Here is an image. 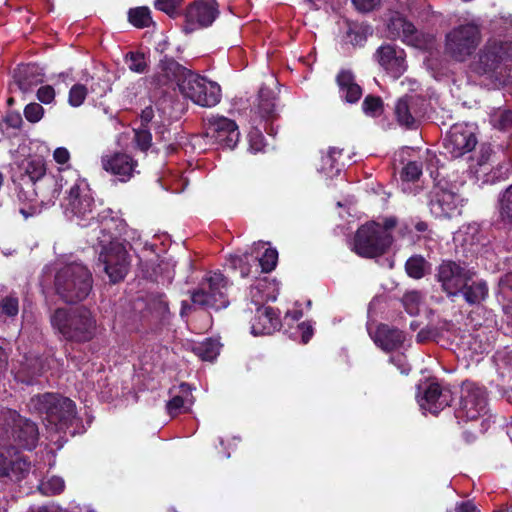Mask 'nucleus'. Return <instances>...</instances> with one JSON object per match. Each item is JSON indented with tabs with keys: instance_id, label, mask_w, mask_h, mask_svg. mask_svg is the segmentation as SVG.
I'll use <instances>...</instances> for the list:
<instances>
[{
	"instance_id": "obj_44",
	"label": "nucleus",
	"mask_w": 512,
	"mask_h": 512,
	"mask_svg": "<svg viewBox=\"0 0 512 512\" xmlns=\"http://www.w3.org/2000/svg\"><path fill=\"white\" fill-rule=\"evenodd\" d=\"M65 482L59 476H52L46 480H42L38 486L39 491L46 496L56 495L63 492Z\"/></svg>"
},
{
	"instance_id": "obj_37",
	"label": "nucleus",
	"mask_w": 512,
	"mask_h": 512,
	"mask_svg": "<svg viewBox=\"0 0 512 512\" xmlns=\"http://www.w3.org/2000/svg\"><path fill=\"white\" fill-rule=\"evenodd\" d=\"M342 150L336 147H330L327 154L321 159L320 171L329 177L337 175L341 168L338 165V157Z\"/></svg>"
},
{
	"instance_id": "obj_2",
	"label": "nucleus",
	"mask_w": 512,
	"mask_h": 512,
	"mask_svg": "<svg viewBox=\"0 0 512 512\" xmlns=\"http://www.w3.org/2000/svg\"><path fill=\"white\" fill-rule=\"evenodd\" d=\"M43 185L53 187L48 202L54 203L61 190L66 189V196L62 202L65 215L75 220L78 225L85 227L94 221L96 208L92 191L85 179L80 178L76 170L66 168L59 170L56 177H47Z\"/></svg>"
},
{
	"instance_id": "obj_42",
	"label": "nucleus",
	"mask_w": 512,
	"mask_h": 512,
	"mask_svg": "<svg viewBox=\"0 0 512 512\" xmlns=\"http://www.w3.org/2000/svg\"><path fill=\"white\" fill-rule=\"evenodd\" d=\"M128 19L137 28L149 27L152 23L151 11L146 6L131 8L128 12Z\"/></svg>"
},
{
	"instance_id": "obj_46",
	"label": "nucleus",
	"mask_w": 512,
	"mask_h": 512,
	"mask_svg": "<svg viewBox=\"0 0 512 512\" xmlns=\"http://www.w3.org/2000/svg\"><path fill=\"white\" fill-rule=\"evenodd\" d=\"M423 296L419 291H408L403 295L402 303L406 312L412 316L417 315L420 310Z\"/></svg>"
},
{
	"instance_id": "obj_8",
	"label": "nucleus",
	"mask_w": 512,
	"mask_h": 512,
	"mask_svg": "<svg viewBox=\"0 0 512 512\" xmlns=\"http://www.w3.org/2000/svg\"><path fill=\"white\" fill-rule=\"evenodd\" d=\"M474 276L473 269L450 262V296L461 294L469 304L483 301L488 292L486 282L475 280Z\"/></svg>"
},
{
	"instance_id": "obj_22",
	"label": "nucleus",
	"mask_w": 512,
	"mask_h": 512,
	"mask_svg": "<svg viewBox=\"0 0 512 512\" xmlns=\"http://www.w3.org/2000/svg\"><path fill=\"white\" fill-rule=\"evenodd\" d=\"M477 143L472 125L456 124L450 127V154L459 157L472 151Z\"/></svg>"
},
{
	"instance_id": "obj_58",
	"label": "nucleus",
	"mask_w": 512,
	"mask_h": 512,
	"mask_svg": "<svg viewBox=\"0 0 512 512\" xmlns=\"http://www.w3.org/2000/svg\"><path fill=\"white\" fill-rule=\"evenodd\" d=\"M180 3L181 0H156L155 7L168 15H172Z\"/></svg>"
},
{
	"instance_id": "obj_27",
	"label": "nucleus",
	"mask_w": 512,
	"mask_h": 512,
	"mask_svg": "<svg viewBox=\"0 0 512 512\" xmlns=\"http://www.w3.org/2000/svg\"><path fill=\"white\" fill-rule=\"evenodd\" d=\"M507 50L506 44L497 40H490L481 52L480 62L486 70H494L500 62L508 58Z\"/></svg>"
},
{
	"instance_id": "obj_24",
	"label": "nucleus",
	"mask_w": 512,
	"mask_h": 512,
	"mask_svg": "<svg viewBox=\"0 0 512 512\" xmlns=\"http://www.w3.org/2000/svg\"><path fill=\"white\" fill-rule=\"evenodd\" d=\"M480 238V231L477 224L462 226L453 236L456 252L459 253V248H461L466 257H468L469 254L473 256L477 252Z\"/></svg>"
},
{
	"instance_id": "obj_40",
	"label": "nucleus",
	"mask_w": 512,
	"mask_h": 512,
	"mask_svg": "<svg viewBox=\"0 0 512 512\" xmlns=\"http://www.w3.org/2000/svg\"><path fill=\"white\" fill-rule=\"evenodd\" d=\"M500 221L512 228V184L503 192L499 205Z\"/></svg>"
},
{
	"instance_id": "obj_10",
	"label": "nucleus",
	"mask_w": 512,
	"mask_h": 512,
	"mask_svg": "<svg viewBox=\"0 0 512 512\" xmlns=\"http://www.w3.org/2000/svg\"><path fill=\"white\" fill-rule=\"evenodd\" d=\"M228 281L219 272L209 273L192 292L191 300L194 305L202 308L220 310L229 305L227 297Z\"/></svg>"
},
{
	"instance_id": "obj_18",
	"label": "nucleus",
	"mask_w": 512,
	"mask_h": 512,
	"mask_svg": "<svg viewBox=\"0 0 512 512\" xmlns=\"http://www.w3.org/2000/svg\"><path fill=\"white\" fill-rule=\"evenodd\" d=\"M374 59L394 79L407 70L406 53L395 44L381 45L374 53Z\"/></svg>"
},
{
	"instance_id": "obj_13",
	"label": "nucleus",
	"mask_w": 512,
	"mask_h": 512,
	"mask_svg": "<svg viewBox=\"0 0 512 512\" xmlns=\"http://www.w3.org/2000/svg\"><path fill=\"white\" fill-rule=\"evenodd\" d=\"M21 185L33 189L34 196H41L42 202L47 200L53 187L43 185V181L47 177H56L57 175H46L44 160L40 157L28 158L21 164Z\"/></svg>"
},
{
	"instance_id": "obj_33",
	"label": "nucleus",
	"mask_w": 512,
	"mask_h": 512,
	"mask_svg": "<svg viewBox=\"0 0 512 512\" xmlns=\"http://www.w3.org/2000/svg\"><path fill=\"white\" fill-rule=\"evenodd\" d=\"M204 77L192 72L189 70L185 79L182 80V84H180L179 92L185 97L193 101L198 105L199 91L201 89V85Z\"/></svg>"
},
{
	"instance_id": "obj_59",
	"label": "nucleus",
	"mask_w": 512,
	"mask_h": 512,
	"mask_svg": "<svg viewBox=\"0 0 512 512\" xmlns=\"http://www.w3.org/2000/svg\"><path fill=\"white\" fill-rule=\"evenodd\" d=\"M92 83L90 84V92L95 94L98 98H101L107 94L110 90L108 84L101 79L94 80L91 79Z\"/></svg>"
},
{
	"instance_id": "obj_49",
	"label": "nucleus",
	"mask_w": 512,
	"mask_h": 512,
	"mask_svg": "<svg viewBox=\"0 0 512 512\" xmlns=\"http://www.w3.org/2000/svg\"><path fill=\"white\" fill-rule=\"evenodd\" d=\"M88 94V88L80 83L74 84L70 90L68 95V103L72 107L81 106Z\"/></svg>"
},
{
	"instance_id": "obj_19",
	"label": "nucleus",
	"mask_w": 512,
	"mask_h": 512,
	"mask_svg": "<svg viewBox=\"0 0 512 512\" xmlns=\"http://www.w3.org/2000/svg\"><path fill=\"white\" fill-rule=\"evenodd\" d=\"M188 72L189 69L179 64L173 58L164 57L160 60L152 81L159 88L179 90L180 84H182V80L185 79Z\"/></svg>"
},
{
	"instance_id": "obj_38",
	"label": "nucleus",
	"mask_w": 512,
	"mask_h": 512,
	"mask_svg": "<svg viewBox=\"0 0 512 512\" xmlns=\"http://www.w3.org/2000/svg\"><path fill=\"white\" fill-rule=\"evenodd\" d=\"M193 352L204 361H213L220 352V344L216 340L206 339L196 344L193 347Z\"/></svg>"
},
{
	"instance_id": "obj_14",
	"label": "nucleus",
	"mask_w": 512,
	"mask_h": 512,
	"mask_svg": "<svg viewBox=\"0 0 512 512\" xmlns=\"http://www.w3.org/2000/svg\"><path fill=\"white\" fill-rule=\"evenodd\" d=\"M219 15L218 4L215 0H197L190 4L184 14L183 30L192 33L207 28Z\"/></svg>"
},
{
	"instance_id": "obj_34",
	"label": "nucleus",
	"mask_w": 512,
	"mask_h": 512,
	"mask_svg": "<svg viewBox=\"0 0 512 512\" xmlns=\"http://www.w3.org/2000/svg\"><path fill=\"white\" fill-rule=\"evenodd\" d=\"M147 310L159 320L165 319L169 314V305L162 293H151L146 297Z\"/></svg>"
},
{
	"instance_id": "obj_36",
	"label": "nucleus",
	"mask_w": 512,
	"mask_h": 512,
	"mask_svg": "<svg viewBox=\"0 0 512 512\" xmlns=\"http://www.w3.org/2000/svg\"><path fill=\"white\" fill-rule=\"evenodd\" d=\"M498 149L501 150L503 159L494 169L493 177L496 180H504L512 173V151L509 144L500 145Z\"/></svg>"
},
{
	"instance_id": "obj_48",
	"label": "nucleus",
	"mask_w": 512,
	"mask_h": 512,
	"mask_svg": "<svg viewBox=\"0 0 512 512\" xmlns=\"http://www.w3.org/2000/svg\"><path fill=\"white\" fill-rule=\"evenodd\" d=\"M499 301L512 304V272L506 273L499 281Z\"/></svg>"
},
{
	"instance_id": "obj_3",
	"label": "nucleus",
	"mask_w": 512,
	"mask_h": 512,
	"mask_svg": "<svg viewBox=\"0 0 512 512\" xmlns=\"http://www.w3.org/2000/svg\"><path fill=\"white\" fill-rule=\"evenodd\" d=\"M105 213H112L111 210L100 214V222H95L96 227L93 233L97 238L98 245L101 247L99 252V261L103 264V269L112 283L122 281L127 275L130 267V259L125 245L116 238L126 234L125 224L120 219L110 217L108 219Z\"/></svg>"
},
{
	"instance_id": "obj_60",
	"label": "nucleus",
	"mask_w": 512,
	"mask_h": 512,
	"mask_svg": "<svg viewBox=\"0 0 512 512\" xmlns=\"http://www.w3.org/2000/svg\"><path fill=\"white\" fill-rule=\"evenodd\" d=\"M381 0H352L355 8L360 12H370L377 5H379Z\"/></svg>"
},
{
	"instance_id": "obj_29",
	"label": "nucleus",
	"mask_w": 512,
	"mask_h": 512,
	"mask_svg": "<svg viewBox=\"0 0 512 512\" xmlns=\"http://www.w3.org/2000/svg\"><path fill=\"white\" fill-rule=\"evenodd\" d=\"M15 79L18 87L23 92H27L33 86L42 82L41 69L35 64L20 67L15 74Z\"/></svg>"
},
{
	"instance_id": "obj_9",
	"label": "nucleus",
	"mask_w": 512,
	"mask_h": 512,
	"mask_svg": "<svg viewBox=\"0 0 512 512\" xmlns=\"http://www.w3.org/2000/svg\"><path fill=\"white\" fill-rule=\"evenodd\" d=\"M391 233L380 229V223L368 222L360 226L355 234L353 250L365 258H375L383 255L391 246Z\"/></svg>"
},
{
	"instance_id": "obj_54",
	"label": "nucleus",
	"mask_w": 512,
	"mask_h": 512,
	"mask_svg": "<svg viewBox=\"0 0 512 512\" xmlns=\"http://www.w3.org/2000/svg\"><path fill=\"white\" fill-rule=\"evenodd\" d=\"M362 109L365 114L370 116H377L382 113V100L380 97L367 96L363 103Z\"/></svg>"
},
{
	"instance_id": "obj_63",
	"label": "nucleus",
	"mask_w": 512,
	"mask_h": 512,
	"mask_svg": "<svg viewBox=\"0 0 512 512\" xmlns=\"http://www.w3.org/2000/svg\"><path fill=\"white\" fill-rule=\"evenodd\" d=\"M496 156L497 152L493 151L490 146L483 145L481 147V155L479 158V165L482 166L490 160L491 155Z\"/></svg>"
},
{
	"instance_id": "obj_1",
	"label": "nucleus",
	"mask_w": 512,
	"mask_h": 512,
	"mask_svg": "<svg viewBox=\"0 0 512 512\" xmlns=\"http://www.w3.org/2000/svg\"><path fill=\"white\" fill-rule=\"evenodd\" d=\"M39 440L35 422L22 417L17 411L5 409L0 418V480L17 483L31 470V463L19 453L20 449L32 450Z\"/></svg>"
},
{
	"instance_id": "obj_5",
	"label": "nucleus",
	"mask_w": 512,
	"mask_h": 512,
	"mask_svg": "<svg viewBox=\"0 0 512 512\" xmlns=\"http://www.w3.org/2000/svg\"><path fill=\"white\" fill-rule=\"evenodd\" d=\"M52 326L68 341L84 343L97 332V322L91 311L83 306L56 309L50 317Z\"/></svg>"
},
{
	"instance_id": "obj_6",
	"label": "nucleus",
	"mask_w": 512,
	"mask_h": 512,
	"mask_svg": "<svg viewBox=\"0 0 512 512\" xmlns=\"http://www.w3.org/2000/svg\"><path fill=\"white\" fill-rule=\"evenodd\" d=\"M27 407L30 412L43 417L55 431L65 430L76 421L75 403L56 393L34 395Z\"/></svg>"
},
{
	"instance_id": "obj_51",
	"label": "nucleus",
	"mask_w": 512,
	"mask_h": 512,
	"mask_svg": "<svg viewBox=\"0 0 512 512\" xmlns=\"http://www.w3.org/2000/svg\"><path fill=\"white\" fill-rule=\"evenodd\" d=\"M250 258L253 260L252 253L248 254L247 252L243 255H234L231 257L230 262L234 269L240 270V275L242 277H247L250 274Z\"/></svg>"
},
{
	"instance_id": "obj_41",
	"label": "nucleus",
	"mask_w": 512,
	"mask_h": 512,
	"mask_svg": "<svg viewBox=\"0 0 512 512\" xmlns=\"http://www.w3.org/2000/svg\"><path fill=\"white\" fill-rule=\"evenodd\" d=\"M41 372L42 367L40 360L35 358L30 360V364L23 366L22 369L16 373L15 378L22 383L30 385L34 383V377L39 376Z\"/></svg>"
},
{
	"instance_id": "obj_12",
	"label": "nucleus",
	"mask_w": 512,
	"mask_h": 512,
	"mask_svg": "<svg viewBox=\"0 0 512 512\" xmlns=\"http://www.w3.org/2000/svg\"><path fill=\"white\" fill-rule=\"evenodd\" d=\"M428 170L434 180V187L430 192L429 207L436 218H446L448 215V181L446 179V167L441 163L437 155L430 157Z\"/></svg>"
},
{
	"instance_id": "obj_4",
	"label": "nucleus",
	"mask_w": 512,
	"mask_h": 512,
	"mask_svg": "<svg viewBox=\"0 0 512 512\" xmlns=\"http://www.w3.org/2000/svg\"><path fill=\"white\" fill-rule=\"evenodd\" d=\"M386 37L401 39L407 45L427 53L424 60L433 78L444 80L448 75L446 53L438 49L439 44L434 35L419 32L415 26L399 13H394L386 25Z\"/></svg>"
},
{
	"instance_id": "obj_20",
	"label": "nucleus",
	"mask_w": 512,
	"mask_h": 512,
	"mask_svg": "<svg viewBox=\"0 0 512 512\" xmlns=\"http://www.w3.org/2000/svg\"><path fill=\"white\" fill-rule=\"evenodd\" d=\"M206 133L215 143L229 149L236 146L240 136L236 123L226 117H212Z\"/></svg>"
},
{
	"instance_id": "obj_26",
	"label": "nucleus",
	"mask_w": 512,
	"mask_h": 512,
	"mask_svg": "<svg viewBox=\"0 0 512 512\" xmlns=\"http://www.w3.org/2000/svg\"><path fill=\"white\" fill-rule=\"evenodd\" d=\"M336 82L341 99L347 103H356L361 98L362 89L350 70H341L336 77Z\"/></svg>"
},
{
	"instance_id": "obj_32",
	"label": "nucleus",
	"mask_w": 512,
	"mask_h": 512,
	"mask_svg": "<svg viewBox=\"0 0 512 512\" xmlns=\"http://www.w3.org/2000/svg\"><path fill=\"white\" fill-rule=\"evenodd\" d=\"M197 98L199 106L213 107L221 99V88L216 82L209 81L204 77Z\"/></svg>"
},
{
	"instance_id": "obj_16",
	"label": "nucleus",
	"mask_w": 512,
	"mask_h": 512,
	"mask_svg": "<svg viewBox=\"0 0 512 512\" xmlns=\"http://www.w3.org/2000/svg\"><path fill=\"white\" fill-rule=\"evenodd\" d=\"M479 40L480 31L476 25H462L450 33V54L462 61L476 49Z\"/></svg>"
},
{
	"instance_id": "obj_62",
	"label": "nucleus",
	"mask_w": 512,
	"mask_h": 512,
	"mask_svg": "<svg viewBox=\"0 0 512 512\" xmlns=\"http://www.w3.org/2000/svg\"><path fill=\"white\" fill-rule=\"evenodd\" d=\"M54 160L59 164H65L70 159L69 151L64 147H59L54 151Z\"/></svg>"
},
{
	"instance_id": "obj_53",
	"label": "nucleus",
	"mask_w": 512,
	"mask_h": 512,
	"mask_svg": "<svg viewBox=\"0 0 512 512\" xmlns=\"http://www.w3.org/2000/svg\"><path fill=\"white\" fill-rule=\"evenodd\" d=\"M422 174V164L417 161L408 162L402 169L401 178L405 181H416Z\"/></svg>"
},
{
	"instance_id": "obj_28",
	"label": "nucleus",
	"mask_w": 512,
	"mask_h": 512,
	"mask_svg": "<svg viewBox=\"0 0 512 512\" xmlns=\"http://www.w3.org/2000/svg\"><path fill=\"white\" fill-rule=\"evenodd\" d=\"M194 403L192 389L189 384L181 383L178 392L168 401L166 408L170 416L174 417L180 413L190 410Z\"/></svg>"
},
{
	"instance_id": "obj_31",
	"label": "nucleus",
	"mask_w": 512,
	"mask_h": 512,
	"mask_svg": "<svg viewBox=\"0 0 512 512\" xmlns=\"http://www.w3.org/2000/svg\"><path fill=\"white\" fill-rule=\"evenodd\" d=\"M257 113L264 120H273L276 117V103L274 92L262 87L258 94Z\"/></svg>"
},
{
	"instance_id": "obj_7",
	"label": "nucleus",
	"mask_w": 512,
	"mask_h": 512,
	"mask_svg": "<svg viewBox=\"0 0 512 512\" xmlns=\"http://www.w3.org/2000/svg\"><path fill=\"white\" fill-rule=\"evenodd\" d=\"M92 285V273L82 262L67 263L54 276L55 292L66 303L84 300L90 294Z\"/></svg>"
},
{
	"instance_id": "obj_15",
	"label": "nucleus",
	"mask_w": 512,
	"mask_h": 512,
	"mask_svg": "<svg viewBox=\"0 0 512 512\" xmlns=\"http://www.w3.org/2000/svg\"><path fill=\"white\" fill-rule=\"evenodd\" d=\"M426 113V101L418 95H405L395 106V115L401 126L417 128Z\"/></svg>"
},
{
	"instance_id": "obj_23",
	"label": "nucleus",
	"mask_w": 512,
	"mask_h": 512,
	"mask_svg": "<svg viewBox=\"0 0 512 512\" xmlns=\"http://www.w3.org/2000/svg\"><path fill=\"white\" fill-rule=\"evenodd\" d=\"M256 317L251 326L254 335H269L279 330L281 322L279 315L272 307H257Z\"/></svg>"
},
{
	"instance_id": "obj_47",
	"label": "nucleus",
	"mask_w": 512,
	"mask_h": 512,
	"mask_svg": "<svg viewBox=\"0 0 512 512\" xmlns=\"http://www.w3.org/2000/svg\"><path fill=\"white\" fill-rule=\"evenodd\" d=\"M372 34V29L368 25H355L350 27L347 32V37L352 45H362L368 35Z\"/></svg>"
},
{
	"instance_id": "obj_50",
	"label": "nucleus",
	"mask_w": 512,
	"mask_h": 512,
	"mask_svg": "<svg viewBox=\"0 0 512 512\" xmlns=\"http://www.w3.org/2000/svg\"><path fill=\"white\" fill-rule=\"evenodd\" d=\"M268 287V282L266 279H259L250 287V297L251 301L256 306H261V304L266 300L267 296L265 291Z\"/></svg>"
},
{
	"instance_id": "obj_43",
	"label": "nucleus",
	"mask_w": 512,
	"mask_h": 512,
	"mask_svg": "<svg viewBox=\"0 0 512 512\" xmlns=\"http://www.w3.org/2000/svg\"><path fill=\"white\" fill-rule=\"evenodd\" d=\"M427 269L426 260L420 255L411 256L405 264L407 274L414 279L424 277Z\"/></svg>"
},
{
	"instance_id": "obj_30",
	"label": "nucleus",
	"mask_w": 512,
	"mask_h": 512,
	"mask_svg": "<svg viewBox=\"0 0 512 512\" xmlns=\"http://www.w3.org/2000/svg\"><path fill=\"white\" fill-rule=\"evenodd\" d=\"M265 242H258L254 244L252 254L260 249H264V252L259 256V252H257L256 256L253 258V262L256 266L261 268L262 272L269 273L271 272L277 264L278 261V252L274 248H265Z\"/></svg>"
},
{
	"instance_id": "obj_17",
	"label": "nucleus",
	"mask_w": 512,
	"mask_h": 512,
	"mask_svg": "<svg viewBox=\"0 0 512 512\" xmlns=\"http://www.w3.org/2000/svg\"><path fill=\"white\" fill-rule=\"evenodd\" d=\"M101 166L120 182H128L136 173L138 162L124 152H112L101 157Z\"/></svg>"
},
{
	"instance_id": "obj_21",
	"label": "nucleus",
	"mask_w": 512,
	"mask_h": 512,
	"mask_svg": "<svg viewBox=\"0 0 512 512\" xmlns=\"http://www.w3.org/2000/svg\"><path fill=\"white\" fill-rule=\"evenodd\" d=\"M416 400L424 414L429 412L435 416L447 405L442 399L439 384L433 381H425L417 385Z\"/></svg>"
},
{
	"instance_id": "obj_55",
	"label": "nucleus",
	"mask_w": 512,
	"mask_h": 512,
	"mask_svg": "<svg viewBox=\"0 0 512 512\" xmlns=\"http://www.w3.org/2000/svg\"><path fill=\"white\" fill-rule=\"evenodd\" d=\"M44 115V109L39 103H29L24 109V116L31 123L39 122Z\"/></svg>"
},
{
	"instance_id": "obj_45",
	"label": "nucleus",
	"mask_w": 512,
	"mask_h": 512,
	"mask_svg": "<svg viewBox=\"0 0 512 512\" xmlns=\"http://www.w3.org/2000/svg\"><path fill=\"white\" fill-rule=\"evenodd\" d=\"M125 62L132 72L142 74L148 69V61L141 52H129L125 56Z\"/></svg>"
},
{
	"instance_id": "obj_25",
	"label": "nucleus",
	"mask_w": 512,
	"mask_h": 512,
	"mask_svg": "<svg viewBox=\"0 0 512 512\" xmlns=\"http://www.w3.org/2000/svg\"><path fill=\"white\" fill-rule=\"evenodd\" d=\"M370 336L379 348L387 352L398 349L405 340L402 331L386 324H380L374 333L370 332Z\"/></svg>"
},
{
	"instance_id": "obj_11",
	"label": "nucleus",
	"mask_w": 512,
	"mask_h": 512,
	"mask_svg": "<svg viewBox=\"0 0 512 512\" xmlns=\"http://www.w3.org/2000/svg\"><path fill=\"white\" fill-rule=\"evenodd\" d=\"M488 412V399L485 388L469 381L463 382L459 402L454 415L459 421H475Z\"/></svg>"
},
{
	"instance_id": "obj_61",
	"label": "nucleus",
	"mask_w": 512,
	"mask_h": 512,
	"mask_svg": "<svg viewBox=\"0 0 512 512\" xmlns=\"http://www.w3.org/2000/svg\"><path fill=\"white\" fill-rule=\"evenodd\" d=\"M438 282L441 285V288L443 291H448V265L445 263H442L439 266L438 273L436 275Z\"/></svg>"
},
{
	"instance_id": "obj_35",
	"label": "nucleus",
	"mask_w": 512,
	"mask_h": 512,
	"mask_svg": "<svg viewBox=\"0 0 512 512\" xmlns=\"http://www.w3.org/2000/svg\"><path fill=\"white\" fill-rule=\"evenodd\" d=\"M493 361L500 376H512V347L498 350L493 356Z\"/></svg>"
},
{
	"instance_id": "obj_57",
	"label": "nucleus",
	"mask_w": 512,
	"mask_h": 512,
	"mask_svg": "<svg viewBox=\"0 0 512 512\" xmlns=\"http://www.w3.org/2000/svg\"><path fill=\"white\" fill-rule=\"evenodd\" d=\"M37 99L43 104H50L55 99V90L50 85L41 86L37 91Z\"/></svg>"
},
{
	"instance_id": "obj_64",
	"label": "nucleus",
	"mask_w": 512,
	"mask_h": 512,
	"mask_svg": "<svg viewBox=\"0 0 512 512\" xmlns=\"http://www.w3.org/2000/svg\"><path fill=\"white\" fill-rule=\"evenodd\" d=\"M455 512H479L471 501H463L456 505Z\"/></svg>"
},
{
	"instance_id": "obj_39",
	"label": "nucleus",
	"mask_w": 512,
	"mask_h": 512,
	"mask_svg": "<svg viewBox=\"0 0 512 512\" xmlns=\"http://www.w3.org/2000/svg\"><path fill=\"white\" fill-rule=\"evenodd\" d=\"M491 125L501 131H512V111L504 108L494 109L490 114Z\"/></svg>"
},
{
	"instance_id": "obj_56",
	"label": "nucleus",
	"mask_w": 512,
	"mask_h": 512,
	"mask_svg": "<svg viewBox=\"0 0 512 512\" xmlns=\"http://www.w3.org/2000/svg\"><path fill=\"white\" fill-rule=\"evenodd\" d=\"M134 140L140 150L147 151L151 146L152 136L147 129H139L135 131Z\"/></svg>"
},
{
	"instance_id": "obj_52",
	"label": "nucleus",
	"mask_w": 512,
	"mask_h": 512,
	"mask_svg": "<svg viewBox=\"0 0 512 512\" xmlns=\"http://www.w3.org/2000/svg\"><path fill=\"white\" fill-rule=\"evenodd\" d=\"M19 312V301L15 296H6L0 302V314L14 318Z\"/></svg>"
}]
</instances>
